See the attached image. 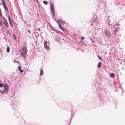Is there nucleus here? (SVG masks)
Segmentation results:
<instances>
[{
  "mask_svg": "<svg viewBox=\"0 0 125 125\" xmlns=\"http://www.w3.org/2000/svg\"><path fill=\"white\" fill-rule=\"evenodd\" d=\"M27 46L24 47L22 48L21 50V52L20 54L21 56L25 57V56L26 55L27 52Z\"/></svg>",
  "mask_w": 125,
  "mask_h": 125,
  "instance_id": "obj_1",
  "label": "nucleus"
},
{
  "mask_svg": "<svg viewBox=\"0 0 125 125\" xmlns=\"http://www.w3.org/2000/svg\"><path fill=\"white\" fill-rule=\"evenodd\" d=\"M50 7L51 11L52 12L53 15V16H54L55 13L54 8V6L52 2H51L50 3Z\"/></svg>",
  "mask_w": 125,
  "mask_h": 125,
  "instance_id": "obj_2",
  "label": "nucleus"
},
{
  "mask_svg": "<svg viewBox=\"0 0 125 125\" xmlns=\"http://www.w3.org/2000/svg\"><path fill=\"white\" fill-rule=\"evenodd\" d=\"M104 32L106 36L108 37H110V36L111 33L108 30L105 29L104 30Z\"/></svg>",
  "mask_w": 125,
  "mask_h": 125,
  "instance_id": "obj_3",
  "label": "nucleus"
},
{
  "mask_svg": "<svg viewBox=\"0 0 125 125\" xmlns=\"http://www.w3.org/2000/svg\"><path fill=\"white\" fill-rule=\"evenodd\" d=\"M2 3L3 7H4L5 10L6 11H7L8 10V7L7 6L6 3L4 0H3Z\"/></svg>",
  "mask_w": 125,
  "mask_h": 125,
  "instance_id": "obj_4",
  "label": "nucleus"
},
{
  "mask_svg": "<svg viewBox=\"0 0 125 125\" xmlns=\"http://www.w3.org/2000/svg\"><path fill=\"white\" fill-rule=\"evenodd\" d=\"M3 87L4 88V92L5 93L7 92L8 90L9 87L6 84L5 85L3 86Z\"/></svg>",
  "mask_w": 125,
  "mask_h": 125,
  "instance_id": "obj_5",
  "label": "nucleus"
},
{
  "mask_svg": "<svg viewBox=\"0 0 125 125\" xmlns=\"http://www.w3.org/2000/svg\"><path fill=\"white\" fill-rule=\"evenodd\" d=\"M47 42L46 41H45L44 42V46L45 48L48 50H50V48L47 45Z\"/></svg>",
  "mask_w": 125,
  "mask_h": 125,
  "instance_id": "obj_6",
  "label": "nucleus"
},
{
  "mask_svg": "<svg viewBox=\"0 0 125 125\" xmlns=\"http://www.w3.org/2000/svg\"><path fill=\"white\" fill-rule=\"evenodd\" d=\"M8 19L9 23H10V26L12 27H13V22L11 20V19L10 18L9 15L8 16Z\"/></svg>",
  "mask_w": 125,
  "mask_h": 125,
  "instance_id": "obj_7",
  "label": "nucleus"
},
{
  "mask_svg": "<svg viewBox=\"0 0 125 125\" xmlns=\"http://www.w3.org/2000/svg\"><path fill=\"white\" fill-rule=\"evenodd\" d=\"M3 23L7 28L8 27L9 25L6 19L5 18V19H4Z\"/></svg>",
  "mask_w": 125,
  "mask_h": 125,
  "instance_id": "obj_8",
  "label": "nucleus"
},
{
  "mask_svg": "<svg viewBox=\"0 0 125 125\" xmlns=\"http://www.w3.org/2000/svg\"><path fill=\"white\" fill-rule=\"evenodd\" d=\"M21 66H19L18 67V70L21 73H22L23 72V70L21 69Z\"/></svg>",
  "mask_w": 125,
  "mask_h": 125,
  "instance_id": "obj_9",
  "label": "nucleus"
},
{
  "mask_svg": "<svg viewBox=\"0 0 125 125\" xmlns=\"http://www.w3.org/2000/svg\"><path fill=\"white\" fill-rule=\"evenodd\" d=\"M102 63L101 62H100L98 63L97 64V67L98 68H100L101 66Z\"/></svg>",
  "mask_w": 125,
  "mask_h": 125,
  "instance_id": "obj_10",
  "label": "nucleus"
},
{
  "mask_svg": "<svg viewBox=\"0 0 125 125\" xmlns=\"http://www.w3.org/2000/svg\"><path fill=\"white\" fill-rule=\"evenodd\" d=\"M110 76L111 77L113 78L115 76V74L113 73H111L110 74Z\"/></svg>",
  "mask_w": 125,
  "mask_h": 125,
  "instance_id": "obj_11",
  "label": "nucleus"
},
{
  "mask_svg": "<svg viewBox=\"0 0 125 125\" xmlns=\"http://www.w3.org/2000/svg\"><path fill=\"white\" fill-rule=\"evenodd\" d=\"M59 28L62 30L64 31H65V30L63 28V27L61 26L60 25H59Z\"/></svg>",
  "mask_w": 125,
  "mask_h": 125,
  "instance_id": "obj_12",
  "label": "nucleus"
},
{
  "mask_svg": "<svg viewBox=\"0 0 125 125\" xmlns=\"http://www.w3.org/2000/svg\"><path fill=\"white\" fill-rule=\"evenodd\" d=\"M60 22L62 24H64L65 23V22L64 21H63L62 20H60Z\"/></svg>",
  "mask_w": 125,
  "mask_h": 125,
  "instance_id": "obj_13",
  "label": "nucleus"
},
{
  "mask_svg": "<svg viewBox=\"0 0 125 125\" xmlns=\"http://www.w3.org/2000/svg\"><path fill=\"white\" fill-rule=\"evenodd\" d=\"M40 75H42L43 74V71L42 70H41L40 72Z\"/></svg>",
  "mask_w": 125,
  "mask_h": 125,
  "instance_id": "obj_14",
  "label": "nucleus"
},
{
  "mask_svg": "<svg viewBox=\"0 0 125 125\" xmlns=\"http://www.w3.org/2000/svg\"><path fill=\"white\" fill-rule=\"evenodd\" d=\"M10 51V49L9 47L8 46L6 49L7 52H9Z\"/></svg>",
  "mask_w": 125,
  "mask_h": 125,
  "instance_id": "obj_15",
  "label": "nucleus"
},
{
  "mask_svg": "<svg viewBox=\"0 0 125 125\" xmlns=\"http://www.w3.org/2000/svg\"><path fill=\"white\" fill-rule=\"evenodd\" d=\"M119 28V27H118V28H115V30H114V31H116V32H117L118 31Z\"/></svg>",
  "mask_w": 125,
  "mask_h": 125,
  "instance_id": "obj_16",
  "label": "nucleus"
},
{
  "mask_svg": "<svg viewBox=\"0 0 125 125\" xmlns=\"http://www.w3.org/2000/svg\"><path fill=\"white\" fill-rule=\"evenodd\" d=\"M43 3L45 5H46L48 4L47 2L46 1H43Z\"/></svg>",
  "mask_w": 125,
  "mask_h": 125,
  "instance_id": "obj_17",
  "label": "nucleus"
},
{
  "mask_svg": "<svg viewBox=\"0 0 125 125\" xmlns=\"http://www.w3.org/2000/svg\"><path fill=\"white\" fill-rule=\"evenodd\" d=\"M81 43L83 45H85V43L84 42H82Z\"/></svg>",
  "mask_w": 125,
  "mask_h": 125,
  "instance_id": "obj_18",
  "label": "nucleus"
},
{
  "mask_svg": "<svg viewBox=\"0 0 125 125\" xmlns=\"http://www.w3.org/2000/svg\"><path fill=\"white\" fill-rule=\"evenodd\" d=\"M3 86V84L2 83H0V87H2Z\"/></svg>",
  "mask_w": 125,
  "mask_h": 125,
  "instance_id": "obj_19",
  "label": "nucleus"
},
{
  "mask_svg": "<svg viewBox=\"0 0 125 125\" xmlns=\"http://www.w3.org/2000/svg\"><path fill=\"white\" fill-rule=\"evenodd\" d=\"M98 57L99 58V59H100V60H101L102 59V58L101 57H100L99 56V55H98Z\"/></svg>",
  "mask_w": 125,
  "mask_h": 125,
  "instance_id": "obj_20",
  "label": "nucleus"
},
{
  "mask_svg": "<svg viewBox=\"0 0 125 125\" xmlns=\"http://www.w3.org/2000/svg\"><path fill=\"white\" fill-rule=\"evenodd\" d=\"M84 39V37H81V39L82 40H83Z\"/></svg>",
  "mask_w": 125,
  "mask_h": 125,
  "instance_id": "obj_21",
  "label": "nucleus"
},
{
  "mask_svg": "<svg viewBox=\"0 0 125 125\" xmlns=\"http://www.w3.org/2000/svg\"><path fill=\"white\" fill-rule=\"evenodd\" d=\"M116 25L119 26L120 25V24L119 23H117L116 24Z\"/></svg>",
  "mask_w": 125,
  "mask_h": 125,
  "instance_id": "obj_22",
  "label": "nucleus"
},
{
  "mask_svg": "<svg viewBox=\"0 0 125 125\" xmlns=\"http://www.w3.org/2000/svg\"><path fill=\"white\" fill-rule=\"evenodd\" d=\"M28 32H29L30 33H31V31H30L29 30H28Z\"/></svg>",
  "mask_w": 125,
  "mask_h": 125,
  "instance_id": "obj_23",
  "label": "nucleus"
},
{
  "mask_svg": "<svg viewBox=\"0 0 125 125\" xmlns=\"http://www.w3.org/2000/svg\"><path fill=\"white\" fill-rule=\"evenodd\" d=\"M38 31H40V28H38Z\"/></svg>",
  "mask_w": 125,
  "mask_h": 125,
  "instance_id": "obj_24",
  "label": "nucleus"
},
{
  "mask_svg": "<svg viewBox=\"0 0 125 125\" xmlns=\"http://www.w3.org/2000/svg\"><path fill=\"white\" fill-rule=\"evenodd\" d=\"M16 62H17L18 63H19V62L18 61H16Z\"/></svg>",
  "mask_w": 125,
  "mask_h": 125,
  "instance_id": "obj_25",
  "label": "nucleus"
},
{
  "mask_svg": "<svg viewBox=\"0 0 125 125\" xmlns=\"http://www.w3.org/2000/svg\"><path fill=\"white\" fill-rule=\"evenodd\" d=\"M13 36L14 37V38L15 39H16V38H15V35H14V34H13Z\"/></svg>",
  "mask_w": 125,
  "mask_h": 125,
  "instance_id": "obj_26",
  "label": "nucleus"
},
{
  "mask_svg": "<svg viewBox=\"0 0 125 125\" xmlns=\"http://www.w3.org/2000/svg\"><path fill=\"white\" fill-rule=\"evenodd\" d=\"M113 34L114 35L115 34H116L115 33V32H114V33H113Z\"/></svg>",
  "mask_w": 125,
  "mask_h": 125,
  "instance_id": "obj_27",
  "label": "nucleus"
},
{
  "mask_svg": "<svg viewBox=\"0 0 125 125\" xmlns=\"http://www.w3.org/2000/svg\"><path fill=\"white\" fill-rule=\"evenodd\" d=\"M9 34H10V33L9 32Z\"/></svg>",
  "mask_w": 125,
  "mask_h": 125,
  "instance_id": "obj_28",
  "label": "nucleus"
},
{
  "mask_svg": "<svg viewBox=\"0 0 125 125\" xmlns=\"http://www.w3.org/2000/svg\"><path fill=\"white\" fill-rule=\"evenodd\" d=\"M36 0L37 1V2H38V1L37 0Z\"/></svg>",
  "mask_w": 125,
  "mask_h": 125,
  "instance_id": "obj_29",
  "label": "nucleus"
}]
</instances>
